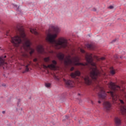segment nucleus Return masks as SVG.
Instances as JSON below:
<instances>
[{"mask_svg": "<svg viewBox=\"0 0 126 126\" xmlns=\"http://www.w3.org/2000/svg\"><path fill=\"white\" fill-rule=\"evenodd\" d=\"M71 57L70 55L67 56L64 59V64L65 66H72V65H81L82 66H85V65H88L90 64L91 67H90V76L91 78L95 80L96 85H97L98 88L100 89V92L98 93V99L100 100H104L106 99L107 97V94L105 92L104 88H102L98 85L99 83V78L101 76H105L106 73L104 71L100 72L97 66H96V63L93 62V56L92 54H86L85 56V59L87 63L85 64L83 63H80L81 58L78 56L74 57L72 60H71Z\"/></svg>", "mask_w": 126, "mask_h": 126, "instance_id": "nucleus-1", "label": "nucleus"}, {"mask_svg": "<svg viewBox=\"0 0 126 126\" xmlns=\"http://www.w3.org/2000/svg\"><path fill=\"white\" fill-rule=\"evenodd\" d=\"M18 31L19 32V35H17L14 37H11V42L15 47H19L20 44L22 42V39L24 40V43L22 44V46L21 47L22 51V56L24 59L27 58V53L26 52L28 50H30V54L31 56L32 54L35 52V50L32 49L30 47L31 43L30 40L26 38V35L24 32V30L21 28H17Z\"/></svg>", "mask_w": 126, "mask_h": 126, "instance_id": "nucleus-2", "label": "nucleus"}, {"mask_svg": "<svg viewBox=\"0 0 126 126\" xmlns=\"http://www.w3.org/2000/svg\"><path fill=\"white\" fill-rule=\"evenodd\" d=\"M58 34H48L46 37V41L51 44L53 47L57 50H60V49H65L67 48V40L64 38V37H61L58 39L56 40V37Z\"/></svg>", "mask_w": 126, "mask_h": 126, "instance_id": "nucleus-3", "label": "nucleus"}, {"mask_svg": "<svg viewBox=\"0 0 126 126\" xmlns=\"http://www.w3.org/2000/svg\"><path fill=\"white\" fill-rule=\"evenodd\" d=\"M109 88L112 91H119L121 90V87L115 84L113 82H110L108 84Z\"/></svg>", "mask_w": 126, "mask_h": 126, "instance_id": "nucleus-4", "label": "nucleus"}, {"mask_svg": "<svg viewBox=\"0 0 126 126\" xmlns=\"http://www.w3.org/2000/svg\"><path fill=\"white\" fill-rule=\"evenodd\" d=\"M57 63H58L57 61H56V60H53L52 61V63L51 64H49L47 66L43 64V68H45V69H47V68H50V69H56Z\"/></svg>", "mask_w": 126, "mask_h": 126, "instance_id": "nucleus-5", "label": "nucleus"}, {"mask_svg": "<svg viewBox=\"0 0 126 126\" xmlns=\"http://www.w3.org/2000/svg\"><path fill=\"white\" fill-rule=\"evenodd\" d=\"M63 81L65 82L66 86L68 87V88H70L74 86V82H73V81L63 79Z\"/></svg>", "mask_w": 126, "mask_h": 126, "instance_id": "nucleus-6", "label": "nucleus"}, {"mask_svg": "<svg viewBox=\"0 0 126 126\" xmlns=\"http://www.w3.org/2000/svg\"><path fill=\"white\" fill-rule=\"evenodd\" d=\"M104 109L107 111V112H109L112 109V104L110 103L109 101H105L104 102Z\"/></svg>", "mask_w": 126, "mask_h": 126, "instance_id": "nucleus-7", "label": "nucleus"}, {"mask_svg": "<svg viewBox=\"0 0 126 126\" xmlns=\"http://www.w3.org/2000/svg\"><path fill=\"white\" fill-rule=\"evenodd\" d=\"M36 50L39 54H45V50L42 45H39L36 47Z\"/></svg>", "mask_w": 126, "mask_h": 126, "instance_id": "nucleus-8", "label": "nucleus"}, {"mask_svg": "<svg viewBox=\"0 0 126 126\" xmlns=\"http://www.w3.org/2000/svg\"><path fill=\"white\" fill-rule=\"evenodd\" d=\"M84 81L86 84H87V85H91V84H92V80L90 78V77L88 76L84 78Z\"/></svg>", "mask_w": 126, "mask_h": 126, "instance_id": "nucleus-9", "label": "nucleus"}, {"mask_svg": "<svg viewBox=\"0 0 126 126\" xmlns=\"http://www.w3.org/2000/svg\"><path fill=\"white\" fill-rule=\"evenodd\" d=\"M6 58V56H4V58L3 57H0V66H1V65H7V63L4 62V59Z\"/></svg>", "mask_w": 126, "mask_h": 126, "instance_id": "nucleus-10", "label": "nucleus"}, {"mask_svg": "<svg viewBox=\"0 0 126 126\" xmlns=\"http://www.w3.org/2000/svg\"><path fill=\"white\" fill-rule=\"evenodd\" d=\"M114 122L116 126H121L122 124V121L121 120V119H120L119 117H115L114 119Z\"/></svg>", "mask_w": 126, "mask_h": 126, "instance_id": "nucleus-11", "label": "nucleus"}, {"mask_svg": "<svg viewBox=\"0 0 126 126\" xmlns=\"http://www.w3.org/2000/svg\"><path fill=\"white\" fill-rule=\"evenodd\" d=\"M80 75V72L78 70L75 71L74 73H71L70 76L72 78H75L76 76H79Z\"/></svg>", "mask_w": 126, "mask_h": 126, "instance_id": "nucleus-12", "label": "nucleus"}, {"mask_svg": "<svg viewBox=\"0 0 126 126\" xmlns=\"http://www.w3.org/2000/svg\"><path fill=\"white\" fill-rule=\"evenodd\" d=\"M57 57L58 58L59 60L60 61H63V59H64V54L60 53L57 54Z\"/></svg>", "mask_w": 126, "mask_h": 126, "instance_id": "nucleus-13", "label": "nucleus"}, {"mask_svg": "<svg viewBox=\"0 0 126 126\" xmlns=\"http://www.w3.org/2000/svg\"><path fill=\"white\" fill-rule=\"evenodd\" d=\"M51 29L52 30H53L55 33H59L60 32V28H59L57 27H55L54 26H51Z\"/></svg>", "mask_w": 126, "mask_h": 126, "instance_id": "nucleus-14", "label": "nucleus"}, {"mask_svg": "<svg viewBox=\"0 0 126 126\" xmlns=\"http://www.w3.org/2000/svg\"><path fill=\"white\" fill-rule=\"evenodd\" d=\"M30 32H31V33H32V34H34V35H39V33L37 32L35 29H31Z\"/></svg>", "mask_w": 126, "mask_h": 126, "instance_id": "nucleus-15", "label": "nucleus"}, {"mask_svg": "<svg viewBox=\"0 0 126 126\" xmlns=\"http://www.w3.org/2000/svg\"><path fill=\"white\" fill-rule=\"evenodd\" d=\"M86 47L88 49H90V50H93V49H94V46L92 44H88L86 45Z\"/></svg>", "mask_w": 126, "mask_h": 126, "instance_id": "nucleus-16", "label": "nucleus"}, {"mask_svg": "<svg viewBox=\"0 0 126 126\" xmlns=\"http://www.w3.org/2000/svg\"><path fill=\"white\" fill-rule=\"evenodd\" d=\"M110 73L111 74H112V75H114V74H116V71L115 70V69H114V68H113V67H111L110 68Z\"/></svg>", "mask_w": 126, "mask_h": 126, "instance_id": "nucleus-17", "label": "nucleus"}, {"mask_svg": "<svg viewBox=\"0 0 126 126\" xmlns=\"http://www.w3.org/2000/svg\"><path fill=\"white\" fill-rule=\"evenodd\" d=\"M44 62H45V63H49V62H50V57H47L44 58Z\"/></svg>", "mask_w": 126, "mask_h": 126, "instance_id": "nucleus-18", "label": "nucleus"}, {"mask_svg": "<svg viewBox=\"0 0 126 126\" xmlns=\"http://www.w3.org/2000/svg\"><path fill=\"white\" fill-rule=\"evenodd\" d=\"M45 86L47 88H49V87H51V84L49 83H45Z\"/></svg>", "mask_w": 126, "mask_h": 126, "instance_id": "nucleus-19", "label": "nucleus"}, {"mask_svg": "<svg viewBox=\"0 0 126 126\" xmlns=\"http://www.w3.org/2000/svg\"><path fill=\"white\" fill-rule=\"evenodd\" d=\"M26 71H29V68H28V65H26Z\"/></svg>", "mask_w": 126, "mask_h": 126, "instance_id": "nucleus-20", "label": "nucleus"}, {"mask_svg": "<svg viewBox=\"0 0 126 126\" xmlns=\"http://www.w3.org/2000/svg\"><path fill=\"white\" fill-rule=\"evenodd\" d=\"M108 8H109V9H113V8H114V6H112V5L109 6L108 7Z\"/></svg>", "mask_w": 126, "mask_h": 126, "instance_id": "nucleus-21", "label": "nucleus"}, {"mask_svg": "<svg viewBox=\"0 0 126 126\" xmlns=\"http://www.w3.org/2000/svg\"><path fill=\"white\" fill-rule=\"evenodd\" d=\"M70 71H73L74 70V67H71V68L70 69Z\"/></svg>", "mask_w": 126, "mask_h": 126, "instance_id": "nucleus-22", "label": "nucleus"}, {"mask_svg": "<svg viewBox=\"0 0 126 126\" xmlns=\"http://www.w3.org/2000/svg\"><path fill=\"white\" fill-rule=\"evenodd\" d=\"M80 51L81 53H83V54H84V53H85V51H84V50L81 49H80Z\"/></svg>", "mask_w": 126, "mask_h": 126, "instance_id": "nucleus-23", "label": "nucleus"}, {"mask_svg": "<svg viewBox=\"0 0 126 126\" xmlns=\"http://www.w3.org/2000/svg\"><path fill=\"white\" fill-rule=\"evenodd\" d=\"M100 60H101V61H104V60H105V57H101L100 58Z\"/></svg>", "mask_w": 126, "mask_h": 126, "instance_id": "nucleus-24", "label": "nucleus"}, {"mask_svg": "<svg viewBox=\"0 0 126 126\" xmlns=\"http://www.w3.org/2000/svg\"><path fill=\"white\" fill-rule=\"evenodd\" d=\"M37 58L33 59V62H34V63H36V62H37Z\"/></svg>", "mask_w": 126, "mask_h": 126, "instance_id": "nucleus-25", "label": "nucleus"}, {"mask_svg": "<svg viewBox=\"0 0 126 126\" xmlns=\"http://www.w3.org/2000/svg\"><path fill=\"white\" fill-rule=\"evenodd\" d=\"M19 103H20V99H19L18 101V106H19Z\"/></svg>", "mask_w": 126, "mask_h": 126, "instance_id": "nucleus-26", "label": "nucleus"}, {"mask_svg": "<svg viewBox=\"0 0 126 126\" xmlns=\"http://www.w3.org/2000/svg\"><path fill=\"white\" fill-rule=\"evenodd\" d=\"M93 11H96V8H94L93 9Z\"/></svg>", "mask_w": 126, "mask_h": 126, "instance_id": "nucleus-27", "label": "nucleus"}, {"mask_svg": "<svg viewBox=\"0 0 126 126\" xmlns=\"http://www.w3.org/2000/svg\"><path fill=\"white\" fill-rule=\"evenodd\" d=\"M2 113H3V114H5V111H2Z\"/></svg>", "mask_w": 126, "mask_h": 126, "instance_id": "nucleus-28", "label": "nucleus"}, {"mask_svg": "<svg viewBox=\"0 0 126 126\" xmlns=\"http://www.w3.org/2000/svg\"><path fill=\"white\" fill-rule=\"evenodd\" d=\"M98 103L99 104H101V101L98 100Z\"/></svg>", "mask_w": 126, "mask_h": 126, "instance_id": "nucleus-29", "label": "nucleus"}, {"mask_svg": "<svg viewBox=\"0 0 126 126\" xmlns=\"http://www.w3.org/2000/svg\"><path fill=\"white\" fill-rule=\"evenodd\" d=\"M6 36H8V32H6Z\"/></svg>", "mask_w": 126, "mask_h": 126, "instance_id": "nucleus-30", "label": "nucleus"}, {"mask_svg": "<svg viewBox=\"0 0 126 126\" xmlns=\"http://www.w3.org/2000/svg\"><path fill=\"white\" fill-rule=\"evenodd\" d=\"M2 86H5V84H2Z\"/></svg>", "mask_w": 126, "mask_h": 126, "instance_id": "nucleus-31", "label": "nucleus"}, {"mask_svg": "<svg viewBox=\"0 0 126 126\" xmlns=\"http://www.w3.org/2000/svg\"><path fill=\"white\" fill-rule=\"evenodd\" d=\"M113 42H116V39L113 40Z\"/></svg>", "mask_w": 126, "mask_h": 126, "instance_id": "nucleus-32", "label": "nucleus"}, {"mask_svg": "<svg viewBox=\"0 0 126 126\" xmlns=\"http://www.w3.org/2000/svg\"><path fill=\"white\" fill-rule=\"evenodd\" d=\"M92 104H93V101H92Z\"/></svg>", "mask_w": 126, "mask_h": 126, "instance_id": "nucleus-33", "label": "nucleus"}, {"mask_svg": "<svg viewBox=\"0 0 126 126\" xmlns=\"http://www.w3.org/2000/svg\"><path fill=\"white\" fill-rule=\"evenodd\" d=\"M78 95H80V94H79Z\"/></svg>", "mask_w": 126, "mask_h": 126, "instance_id": "nucleus-34", "label": "nucleus"}]
</instances>
